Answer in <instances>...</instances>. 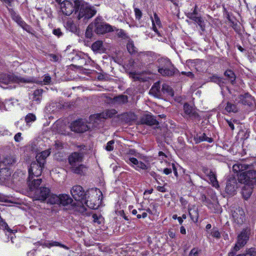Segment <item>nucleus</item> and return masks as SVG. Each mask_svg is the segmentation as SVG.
I'll list each match as a JSON object with an SVG mask.
<instances>
[{
	"instance_id": "obj_45",
	"label": "nucleus",
	"mask_w": 256,
	"mask_h": 256,
	"mask_svg": "<svg viewBox=\"0 0 256 256\" xmlns=\"http://www.w3.org/2000/svg\"><path fill=\"white\" fill-rule=\"evenodd\" d=\"M184 110L186 114L190 115L192 113V108L187 103L184 105Z\"/></svg>"
},
{
	"instance_id": "obj_57",
	"label": "nucleus",
	"mask_w": 256,
	"mask_h": 256,
	"mask_svg": "<svg viewBox=\"0 0 256 256\" xmlns=\"http://www.w3.org/2000/svg\"><path fill=\"white\" fill-rule=\"evenodd\" d=\"M21 135L22 134L20 132H18L14 136V139L16 142H19L22 140V138L21 136Z\"/></svg>"
},
{
	"instance_id": "obj_13",
	"label": "nucleus",
	"mask_w": 256,
	"mask_h": 256,
	"mask_svg": "<svg viewBox=\"0 0 256 256\" xmlns=\"http://www.w3.org/2000/svg\"><path fill=\"white\" fill-rule=\"evenodd\" d=\"M50 190L46 187H41L34 192V200L44 201L50 195Z\"/></svg>"
},
{
	"instance_id": "obj_43",
	"label": "nucleus",
	"mask_w": 256,
	"mask_h": 256,
	"mask_svg": "<svg viewBox=\"0 0 256 256\" xmlns=\"http://www.w3.org/2000/svg\"><path fill=\"white\" fill-rule=\"evenodd\" d=\"M127 49L128 52L131 54H134L136 52V48L134 46V44L132 42H129L127 44Z\"/></svg>"
},
{
	"instance_id": "obj_37",
	"label": "nucleus",
	"mask_w": 256,
	"mask_h": 256,
	"mask_svg": "<svg viewBox=\"0 0 256 256\" xmlns=\"http://www.w3.org/2000/svg\"><path fill=\"white\" fill-rule=\"evenodd\" d=\"M159 66V68H164L168 66H171V62L170 61V60L164 58H161L158 60Z\"/></svg>"
},
{
	"instance_id": "obj_29",
	"label": "nucleus",
	"mask_w": 256,
	"mask_h": 256,
	"mask_svg": "<svg viewBox=\"0 0 256 256\" xmlns=\"http://www.w3.org/2000/svg\"><path fill=\"white\" fill-rule=\"evenodd\" d=\"M43 90L38 89L34 91L32 94V100L35 102L37 104H40L42 98Z\"/></svg>"
},
{
	"instance_id": "obj_56",
	"label": "nucleus",
	"mask_w": 256,
	"mask_h": 256,
	"mask_svg": "<svg viewBox=\"0 0 256 256\" xmlns=\"http://www.w3.org/2000/svg\"><path fill=\"white\" fill-rule=\"evenodd\" d=\"M94 30V28H89V26H88L86 32V37L88 38H90L92 35V31Z\"/></svg>"
},
{
	"instance_id": "obj_58",
	"label": "nucleus",
	"mask_w": 256,
	"mask_h": 256,
	"mask_svg": "<svg viewBox=\"0 0 256 256\" xmlns=\"http://www.w3.org/2000/svg\"><path fill=\"white\" fill-rule=\"evenodd\" d=\"M0 226H2L4 228L6 229L8 226L7 224L2 218L0 216Z\"/></svg>"
},
{
	"instance_id": "obj_16",
	"label": "nucleus",
	"mask_w": 256,
	"mask_h": 256,
	"mask_svg": "<svg viewBox=\"0 0 256 256\" xmlns=\"http://www.w3.org/2000/svg\"><path fill=\"white\" fill-rule=\"evenodd\" d=\"M104 118L101 114L91 115L89 118V124L92 127L96 128L104 121Z\"/></svg>"
},
{
	"instance_id": "obj_18",
	"label": "nucleus",
	"mask_w": 256,
	"mask_h": 256,
	"mask_svg": "<svg viewBox=\"0 0 256 256\" xmlns=\"http://www.w3.org/2000/svg\"><path fill=\"white\" fill-rule=\"evenodd\" d=\"M11 175V172L7 167L0 168V184L8 180Z\"/></svg>"
},
{
	"instance_id": "obj_8",
	"label": "nucleus",
	"mask_w": 256,
	"mask_h": 256,
	"mask_svg": "<svg viewBox=\"0 0 256 256\" xmlns=\"http://www.w3.org/2000/svg\"><path fill=\"white\" fill-rule=\"evenodd\" d=\"M44 165V164H41L40 162H38L36 160L32 162L28 169L29 180L33 178L34 177L37 178L40 176L42 174Z\"/></svg>"
},
{
	"instance_id": "obj_6",
	"label": "nucleus",
	"mask_w": 256,
	"mask_h": 256,
	"mask_svg": "<svg viewBox=\"0 0 256 256\" xmlns=\"http://www.w3.org/2000/svg\"><path fill=\"white\" fill-rule=\"evenodd\" d=\"M0 82L8 84L11 83H32L34 80L33 78H24L16 76L13 74H0Z\"/></svg>"
},
{
	"instance_id": "obj_1",
	"label": "nucleus",
	"mask_w": 256,
	"mask_h": 256,
	"mask_svg": "<svg viewBox=\"0 0 256 256\" xmlns=\"http://www.w3.org/2000/svg\"><path fill=\"white\" fill-rule=\"evenodd\" d=\"M248 166L246 164L238 163L232 166L233 171L236 173L240 172L238 175V182L242 184H248L252 186L256 184V170H247Z\"/></svg>"
},
{
	"instance_id": "obj_38",
	"label": "nucleus",
	"mask_w": 256,
	"mask_h": 256,
	"mask_svg": "<svg viewBox=\"0 0 256 256\" xmlns=\"http://www.w3.org/2000/svg\"><path fill=\"white\" fill-rule=\"evenodd\" d=\"M208 176L213 186L216 187L218 186V182L216 180V176L214 172L210 170V172L208 174Z\"/></svg>"
},
{
	"instance_id": "obj_4",
	"label": "nucleus",
	"mask_w": 256,
	"mask_h": 256,
	"mask_svg": "<svg viewBox=\"0 0 256 256\" xmlns=\"http://www.w3.org/2000/svg\"><path fill=\"white\" fill-rule=\"evenodd\" d=\"M100 197H102V193L100 190L91 189L87 191L86 197L82 201L83 204L91 209H96L101 203Z\"/></svg>"
},
{
	"instance_id": "obj_39",
	"label": "nucleus",
	"mask_w": 256,
	"mask_h": 256,
	"mask_svg": "<svg viewBox=\"0 0 256 256\" xmlns=\"http://www.w3.org/2000/svg\"><path fill=\"white\" fill-rule=\"evenodd\" d=\"M1 162H2V164H4L5 166H8L15 163L16 159L13 156H8Z\"/></svg>"
},
{
	"instance_id": "obj_36",
	"label": "nucleus",
	"mask_w": 256,
	"mask_h": 256,
	"mask_svg": "<svg viewBox=\"0 0 256 256\" xmlns=\"http://www.w3.org/2000/svg\"><path fill=\"white\" fill-rule=\"evenodd\" d=\"M224 76L228 78L232 84H234L236 80V76L234 73L231 70H226L224 74Z\"/></svg>"
},
{
	"instance_id": "obj_34",
	"label": "nucleus",
	"mask_w": 256,
	"mask_h": 256,
	"mask_svg": "<svg viewBox=\"0 0 256 256\" xmlns=\"http://www.w3.org/2000/svg\"><path fill=\"white\" fill-rule=\"evenodd\" d=\"M46 199H48V201H47L48 203H49L52 204H58L59 199H58V195L52 194L50 192V195H48V196Z\"/></svg>"
},
{
	"instance_id": "obj_27",
	"label": "nucleus",
	"mask_w": 256,
	"mask_h": 256,
	"mask_svg": "<svg viewBox=\"0 0 256 256\" xmlns=\"http://www.w3.org/2000/svg\"><path fill=\"white\" fill-rule=\"evenodd\" d=\"M158 72L160 73L162 76H172L174 74V69L171 66H168L164 68H159L158 69Z\"/></svg>"
},
{
	"instance_id": "obj_49",
	"label": "nucleus",
	"mask_w": 256,
	"mask_h": 256,
	"mask_svg": "<svg viewBox=\"0 0 256 256\" xmlns=\"http://www.w3.org/2000/svg\"><path fill=\"white\" fill-rule=\"evenodd\" d=\"M200 252V250L194 248L191 250L188 256H199Z\"/></svg>"
},
{
	"instance_id": "obj_42",
	"label": "nucleus",
	"mask_w": 256,
	"mask_h": 256,
	"mask_svg": "<svg viewBox=\"0 0 256 256\" xmlns=\"http://www.w3.org/2000/svg\"><path fill=\"white\" fill-rule=\"evenodd\" d=\"M236 256H256V250L254 248H250L246 250L244 253L238 254Z\"/></svg>"
},
{
	"instance_id": "obj_50",
	"label": "nucleus",
	"mask_w": 256,
	"mask_h": 256,
	"mask_svg": "<svg viewBox=\"0 0 256 256\" xmlns=\"http://www.w3.org/2000/svg\"><path fill=\"white\" fill-rule=\"evenodd\" d=\"M114 140H112L109 141L106 146V150L107 151L110 152L114 150Z\"/></svg>"
},
{
	"instance_id": "obj_24",
	"label": "nucleus",
	"mask_w": 256,
	"mask_h": 256,
	"mask_svg": "<svg viewBox=\"0 0 256 256\" xmlns=\"http://www.w3.org/2000/svg\"><path fill=\"white\" fill-rule=\"evenodd\" d=\"M58 204L62 205L63 206H66L70 204L72 202V198L68 195L66 194H61L58 195Z\"/></svg>"
},
{
	"instance_id": "obj_32",
	"label": "nucleus",
	"mask_w": 256,
	"mask_h": 256,
	"mask_svg": "<svg viewBox=\"0 0 256 256\" xmlns=\"http://www.w3.org/2000/svg\"><path fill=\"white\" fill-rule=\"evenodd\" d=\"M46 247L50 248L52 246H60L66 250H68L69 248L66 245L60 244V242L56 241H52L51 242H46L44 244Z\"/></svg>"
},
{
	"instance_id": "obj_15",
	"label": "nucleus",
	"mask_w": 256,
	"mask_h": 256,
	"mask_svg": "<svg viewBox=\"0 0 256 256\" xmlns=\"http://www.w3.org/2000/svg\"><path fill=\"white\" fill-rule=\"evenodd\" d=\"M234 222L238 224H242L245 220V214L244 210L240 208H236L232 213Z\"/></svg>"
},
{
	"instance_id": "obj_48",
	"label": "nucleus",
	"mask_w": 256,
	"mask_h": 256,
	"mask_svg": "<svg viewBox=\"0 0 256 256\" xmlns=\"http://www.w3.org/2000/svg\"><path fill=\"white\" fill-rule=\"evenodd\" d=\"M134 12L135 14L136 19L138 20H140L142 15V11L139 8H134Z\"/></svg>"
},
{
	"instance_id": "obj_59",
	"label": "nucleus",
	"mask_w": 256,
	"mask_h": 256,
	"mask_svg": "<svg viewBox=\"0 0 256 256\" xmlns=\"http://www.w3.org/2000/svg\"><path fill=\"white\" fill-rule=\"evenodd\" d=\"M49 56L51 60L54 62H57L59 60L58 56L56 54H50Z\"/></svg>"
},
{
	"instance_id": "obj_55",
	"label": "nucleus",
	"mask_w": 256,
	"mask_h": 256,
	"mask_svg": "<svg viewBox=\"0 0 256 256\" xmlns=\"http://www.w3.org/2000/svg\"><path fill=\"white\" fill-rule=\"evenodd\" d=\"M43 82L44 84H49L51 82V78L49 75L46 74L43 80Z\"/></svg>"
},
{
	"instance_id": "obj_19",
	"label": "nucleus",
	"mask_w": 256,
	"mask_h": 256,
	"mask_svg": "<svg viewBox=\"0 0 256 256\" xmlns=\"http://www.w3.org/2000/svg\"><path fill=\"white\" fill-rule=\"evenodd\" d=\"M254 186L252 185L244 184V186L242 187L241 193L245 200L248 199L251 196Z\"/></svg>"
},
{
	"instance_id": "obj_9",
	"label": "nucleus",
	"mask_w": 256,
	"mask_h": 256,
	"mask_svg": "<svg viewBox=\"0 0 256 256\" xmlns=\"http://www.w3.org/2000/svg\"><path fill=\"white\" fill-rule=\"evenodd\" d=\"M60 10L66 16H70L76 10V0L72 2L69 0H64L60 3ZM76 14V12L74 13Z\"/></svg>"
},
{
	"instance_id": "obj_44",
	"label": "nucleus",
	"mask_w": 256,
	"mask_h": 256,
	"mask_svg": "<svg viewBox=\"0 0 256 256\" xmlns=\"http://www.w3.org/2000/svg\"><path fill=\"white\" fill-rule=\"evenodd\" d=\"M210 235L217 239L220 238L221 236L220 233V232L216 228H214L210 230Z\"/></svg>"
},
{
	"instance_id": "obj_60",
	"label": "nucleus",
	"mask_w": 256,
	"mask_h": 256,
	"mask_svg": "<svg viewBox=\"0 0 256 256\" xmlns=\"http://www.w3.org/2000/svg\"><path fill=\"white\" fill-rule=\"evenodd\" d=\"M210 80L213 82H216L220 81V78L215 75L210 77Z\"/></svg>"
},
{
	"instance_id": "obj_7",
	"label": "nucleus",
	"mask_w": 256,
	"mask_h": 256,
	"mask_svg": "<svg viewBox=\"0 0 256 256\" xmlns=\"http://www.w3.org/2000/svg\"><path fill=\"white\" fill-rule=\"evenodd\" d=\"M250 234V229L246 228L242 230L237 236V241L234 247V251H238L244 247L248 240Z\"/></svg>"
},
{
	"instance_id": "obj_53",
	"label": "nucleus",
	"mask_w": 256,
	"mask_h": 256,
	"mask_svg": "<svg viewBox=\"0 0 256 256\" xmlns=\"http://www.w3.org/2000/svg\"><path fill=\"white\" fill-rule=\"evenodd\" d=\"M118 37L124 39H126L127 38V36L124 32L122 30H118Z\"/></svg>"
},
{
	"instance_id": "obj_22",
	"label": "nucleus",
	"mask_w": 256,
	"mask_h": 256,
	"mask_svg": "<svg viewBox=\"0 0 256 256\" xmlns=\"http://www.w3.org/2000/svg\"><path fill=\"white\" fill-rule=\"evenodd\" d=\"M196 6H195V9L194 10L193 12L189 14L188 17L190 19L194 20L196 23L198 24L200 28L202 30H204V22L201 18L198 17L196 16Z\"/></svg>"
},
{
	"instance_id": "obj_12",
	"label": "nucleus",
	"mask_w": 256,
	"mask_h": 256,
	"mask_svg": "<svg viewBox=\"0 0 256 256\" xmlns=\"http://www.w3.org/2000/svg\"><path fill=\"white\" fill-rule=\"evenodd\" d=\"M72 130L76 132H84L90 128L86 122L82 120H78L73 122L70 126Z\"/></svg>"
},
{
	"instance_id": "obj_31",
	"label": "nucleus",
	"mask_w": 256,
	"mask_h": 256,
	"mask_svg": "<svg viewBox=\"0 0 256 256\" xmlns=\"http://www.w3.org/2000/svg\"><path fill=\"white\" fill-rule=\"evenodd\" d=\"M194 140H196V142H200L203 141H206L208 142H212L213 141L212 138L207 136L206 134L204 133H202L200 134H197L194 137Z\"/></svg>"
},
{
	"instance_id": "obj_63",
	"label": "nucleus",
	"mask_w": 256,
	"mask_h": 256,
	"mask_svg": "<svg viewBox=\"0 0 256 256\" xmlns=\"http://www.w3.org/2000/svg\"><path fill=\"white\" fill-rule=\"evenodd\" d=\"M226 122H227L231 130H234V126L233 123L232 122L228 120H227Z\"/></svg>"
},
{
	"instance_id": "obj_62",
	"label": "nucleus",
	"mask_w": 256,
	"mask_h": 256,
	"mask_svg": "<svg viewBox=\"0 0 256 256\" xmlns=\"http://www.w3.org/2000/svg\"><path fill=\"white\" fill-rule=\"evenodd\" d=\"M172 170H173V171H174V174L175 176L176 177H178V172H177V170H176V167L175 164H172Z\"/></svg>"
},
{
	"instance_id": "obj_54",
	"label": "nucleus",
	"mask_w": 256,
	"mask_h": 256,
	"mask_svg": "<svg viewBox=\"0 0 256 256\" xmlns=\"http://www.w3.org/2000/svg\"><path fill=\"white\" fill-rule=\"evenodd\" d=\"M52 33L54 34L58 38L62 36V32L60 28L54 29L52 31Z\"/></svg>"
},
{
	"instance_id": "obj_35",
	"label": "nucleus",
	"mask_w": 256,
	"mask_h": 256,
	"mask_svg": "<svg viewBox=\"0 0 256 256\" xmlns=\"http://www.w3.org/2000/svg\"><path fill=\"white\" fill-rule=\"evenodd\" d=\"M225 110L228 112L236 113L238 112V108L236 104L228 102L225 107Z\"/></svg>"
},
{
	"instance_id": "obj_14",
	"label": "nucleus",
	"mask_w": 256,
	"mask_h": 256,
	"mask_svg": "<svg viewBox=\"0 0 256 256\" xmlns=\"http://www.w3.org/2000/svg\"><path fill=\"white\" fill-rule=\"evenodd\" d=\"M238 187V182L236 179L232 178L227 182L226 191L228 194L233 196L236 194Z\"/></svg>"
},
{
	"instance_id": "obj_11",
	"label": "nucleus",
	"mask_w": 256,
	"mask_h": 256,
	"mask_svg": "<svg viewBox=\"0 0 256 256\" xmlns=\"http://www.w3.org/2000/svg\"><path fill=\"white\" fill-rule=\"evenodd\" d=\"M10 14L12 20L16 22L19 26H20L23 30H25L28 32H31V27L28 25L24 20H22V18L19 14H18L12 10H10Z\"/></svg>"
},
{
	"instance_id": "obj_10",
	"label": "nucleus",
	"mask_w": 256,
	"mask_h": 256,
	"mask_svg": "<svg viewBox=\"0 0 256 256\" xmlns=\"http://www.w3.org/2000/svg\"><path fill=\"white\" fill-rule=\"evenodd\" d=\"M70 193L76 200L80 201L83 205L82 201L86 197L87 192H85L81 186L76 185L72 188Z\"/></svg>"
},
{
	"instance_id": "obj_51",
	"label": "nucleus",
	"mask_w": 256,
	"mask_h": 256,
	"mask_svg": "<svg viewBox=\"0 0 256 256\" xmlns=\"http://www.w3.org/2000/svg\"><path fill=\"white\" fill-rule=\"evenodd\" d=\"M134 168L136 170H138L139 169L146 170L148 167L144 162L138 161V164L136 165V167Z\"/></svg>"
},
{
	"instance_id": "obj_61",
	"label": "nucleus",
	"mask_w": 256,
	"mask_h": 256,
	"mask_svg": "<svg viewBox=\"0 0 256 256\" xmlns=\"http://www.w3.org/2000/svg\"><path fill=\"white\" fill-rule=\"evenodd\" d=\"M156 188L157 190L160 192H164L166 191L164 186H158Z\"/></svg>"
},
{
	"instance_id": "obj_23",
	"label": "nucleus",
	"mask_w": 256,
	"mask_h": 256,
	"mask_svg": "<svg viewBox=\"0 0 256 256\" xmlns=\"http://www.w3.org/2000/svg\"><path fill=\"white\" fill-rule=\"evenodd\" d=\"M42 182V179L38 178L35 179L34 178L29 180L28 178V185L30 190H39L38 187L40 186Z\"/></svg>"
},
{
	"instance_id": "obj_3",
	"label": "nucleus",
	"mask_w": 256,
	"mask_h": 256,
	"mask_svg": "<svg viewBox=\"0 0 256 256\" xmlns=\"http://www.w3.org/2000/svg\"><path fill=\"white\" fill-rule=\"evenodd\" d=\"M76 16L78 20H88L96 13L95 8L87 2L82 0H76Z\"/></svg>"
},
{
	"instance_id": "obj_41",
	"label": "nucleus",
	"mask_w": 256,
	"mask_h": 256,
	"mask_svg": "<svg viewBox=\"0 0 256 256\" xmlns=\"http://www.w3.org/2000/svg\"><path fill=\"white\" fill-rule=\"evenodd\" d=\"M92 48L94 52H100L102 50V42L100 40L96 41L92 44Z\"/></svg>"
},
{
	"instance_id": "obj_30",
	"label": "nucleus",
	"mask_w": 256,
	"mask_h": 256,
	"mask_svg": "<svg viewBox=\"0 0 256 256\" xmlns=\"http://www.w3.org/2000/svg\"><path fill=\"white\" fill-rule=\"evenodd\" d=\"M162 92L168 97H173L174 92L172 88L166 84H164L162 88Z\"/></svg>"
},
{
	"instance_id": "obj_17",
	"label": "nucleus",
	"mask_w": 256,
	"mask_h": 256,
	"mask_svg": "<svg viewBox=\"0 0 256 256\" xmlns=\"http://www.w3.org/2000/svg\"><path fill=\"white\" fill-rule=\"evenodd\" d=\"M141 122L143 124L148 126L158 125V122L154 118L153 116L150 114H146L141 119Z\"/></svg>"
},
{
	"instance_id": "obj_33",
	"label": "nucleus",
	"mask_w": 256,
	"mask_h": 256,
	"mask_svg": "<svg viewBox=\"0 0 256 256\" xmlns=\"http://www.w3.org/2000/svg\"><path fill=\"white\" fill-rule=\"evenodd\" d=\"M66 28L72 32H76L78 30L76 25L71 20H68L66 24Z\"/></svg>"
},
{
	"instance_id": "obj_5",
	"label": "nucleus",
	"mask_w": 256,
	"mask_h": 256,
	"mask_svg": "<svg viewBox=\"0 0 256 256\" xmlns=\"http://www.w3.org/2000/svg\"><path fill=\"white\" fill-rule=\"evenodd\" d=\"M89 28H94L98 34H102L113 31L112 27L104 22L102 18H96L94 22L89 25Z\"/></svg>"
},
{
	"instance_id": "obj_28",
	"label": "nucleus",
	"mask_w": 256,
	"mask_h": 256,
	"mask_svg": "<svg viewBox=\"0 0 256 256\" xmlns=\"http://www.w3.org/2000/svg\"><path fill=\"white\" fill-rule=\"evenodd\" d=\"M154 18H152V30L157 34L158 36H160V33L157 29L156 26L158 27L161 26V22L158 16L155 13L154 14Z\"/></svg>"
},
{
	"instance_id": "obj_64",
	"label": "nucleus",
	"mask_w": 256,
	"mask_h": 256,
	"mask_svg": "<svg viewBox=\"0 0 256 256\" xmlns=\"http://www.w3.org/2000/svg\"><path fill=\"white\" fill-rule=\"evenodd\" d=\"M164 172L166 174H168L172 172V170L170 168H166L164 170Z\"/></svg>"
},
{
	"instance_id": "obj_25",
	"label": "nucleus",
	"mask_w": 256,
	"mask_h": 256,
	"mask_svg": "<svg viewBox=\"0 0 256 256\" xmlns=\"http://www.w3.org/2000/svg\"><path fill=\"white\" fill-rule=\"evenodd\" d=\"M160 82H158L154 84L149 92L156 98H160L162 92V90H160Z\"/></svg>"
},
{
	"instance_id": "obj_40",
	"label": "nucleus",
	"mask_w": 256,
	"mask_h": 256,
	"mask_svg": "<svg viewBox=\"0 0 256 256\" xmlns=\"http://www.w3.org/2000/svg\"><path fill=\"white\" fill-rule=\"evenodd\" d=\"M117 113L115 110H106L104 112L101 113L102 116L104 119H106L108 118H112Z\"/></svg>"
},
{
	"instance_id": "obj_2",
	"label": "nucleus",
	"mask_w": 256,
	"mask_h": 256,
	"mask_svg": "<svg viewBox=\"0 0 256 256\" xmlns=\"http://www.w3.org/2000/svg\"><path fill=\"white\" fill-rule=\"evenodd\" d=\"M84 156V152H74L68 157V162L70 164V170L73 173L82 175L86 172V167L80 163L82 162Z\"/></svg>"
},
{
	"instance_id": "obj_20",
	"label": "nucleus",
	"mask_w": 256,
	"mask_h": 256,
	"mask_svg": "<svg viewBox=\"0 0 256 256\" xmlns=\"http://www.w3.org/2000/svg\"><path fill=\"white\" fill-rule=\"evenodd\" d=\"M238 102L242 103L244 105L250 106L252 104L253 98L252 96L248 94H246L244 95H240L238 100Z\"/></svg>"
},
{
	"instance_id": "obj_26",
	"label": "nucleus",
	"mask_w": 256,
	"mask_h": 256,
	"mask_svg": "<svg viewBox=\"0 0 256 256\" xmlns=\"http://www.w3.org/2000/svg\"><path fill=\"white\" fill-rule=\"evenodd\" d=\"M128 102V97L126 95L120 94L115 96L112 100V103L116 105H122L127 103Z\"/></svg>"
},
{
	"instance_id": "obj_52",
	"label": "nucleus",
	"mask_w": 256,
	"mask_h": 256,
	"mask_svg": "<svg viewBox=\"0 0 256 256\" xmlns=\"http://www.w3.org/2000/svg\"><path fill=\"white\" fill-rule=\"evenodd\" d=\"M128 160L129 161V162H127L128 164L132 166L135 165L136 166L138 162V160L136 158L132 157L128 158Z\"/></svg>"
},
{
	"instance_id": "obj_46",
	"label": "nucleus",
	"mask_w": 256,
	"mask_h": 256,
	"mask_svg": "<svg viewBox=\"0 0 256 256\" xmlns=\"http://www.w3.org/2000/svg\"><path fill=\"white\" fill-rule=\"evenodd\" d=\"M92 217L93 218V222L98 224H100L103 220V218L101 216H98L96 214H94Z\"/></svg>"
},
{
	"instance_id": "obj_47",
	"label": "nucleus",
	"mask_w": 256,
	"mask_h": 256,
	"mask_svg": "<svg viewBox=\"0 0 256 256\" xmlns=\"http://www.w3.org/2000/svg\"><path fill=\"white\" fill-rule=\"evenodd\" d=\"M36 119V116L32 114H29L25 118V120L27 124L34 122Z\"/></svg>"
},
{
	"instance_id": "obj_21",
	"label": "nucleus",
	"mask_w": 256,
	"mask_h": 256,
	"mask_svg": "<svg viewBox=\"0 0 256 256\" xmlns=\"http://www.w3.org/2000/svg\"><path fill=\"white\" fill-rule=\"evenodd\" d=\"M50 154V149H48L38 154L36 157L38 162H40L41 164H44L46 163V159Z\"/></svg>"
}]
</instances>
